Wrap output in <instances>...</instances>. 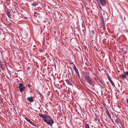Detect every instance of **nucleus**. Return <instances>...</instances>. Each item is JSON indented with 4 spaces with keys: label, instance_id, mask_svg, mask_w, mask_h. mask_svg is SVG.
I'll return each mask as SVG.
<instances>
[{
    "label": "nucleus",
    "instance_id": "obj_11",
    "mask_svg": "<svg viewBox=\"0 0 128 128\" xmlns=\"http://www.w3.org/2000/svg\"><path fill=\"white\" fill-rule=\"evenodd\" d=\"M38 4L36 2H34L32 4V5L34 6H37Z\"/></svg>",
    "mask_w": 128,
    "mask_h": 128
},
{
    "label": "nucleus",
    "instance_id": "obj_20",
    "mask_svg": "<svg viewBox=\"0 0 128 128\" xmlns=\"http://www.w3.org/2000/svg\"><path fill=\"white\" fill-rule=\"evenodd\" d=\"M28 86L29 87V88H30V84H28Z\"/></svg>",
    "mask_w": 128,
    "mask_h": 128
},
{
    "label": "nucleus",
    "instance_id": "obj_10",
    "mask_svg": "<svg viewBox=\"0 0 128 128\" xmlns=\"http://www.w3.org/2000/svg\"><path fill=\"white\" fill-rule=\"evenodd\" d=\"M6 14L8 17L9 18H11L12 17V15L9 11L6 12Z\"/></svg>",
    "mask_w": 128,
    "mask_h": 128
},
{
    "label": "nucleus",
    "instance_id": "obj_19",
    "mask_svg": "<svg viewBox=\"0 0 128 128\" xmlns=\"http://www.w3.org/2000/svg\"><path fill=\"white\" fill-rule=\"evenodd\" d=\"M94 120L95 121H96L98 120L97 118H94Z\"/></svg>",
    "mask_w": 128,
    "mask_h": 128
},
{
    "label": "nucleus",
    "instance_id": "obj_3",
    "mask_svg": "<svg viewBox=\"0 0 128 128\" xmlns=\"http://www.w3.org/2000/svg\"><path fill=\"white\" fill-rule=\"evenodd\" d=\"M19 86L18 88L21 92H23L24 90L25 87L24 86L23 84L20 83L19 84Z\"/></svg>",
    "mask_w": 128,
    "mask_h": 128
},
{
    "label": "nucleus",
    "instance_id": "obj_15",
    "mask_svg": "<svg viewBox=\"0 0 128 128\" xmlns=\"http://www.w3.org/2000/svg\"><path fill=\"white\" fill-rule=\"evenodd\" d=\"M125 76L124 75H123L122 74L121 75V77L123 79H124L125 78Z\"/></svg>",
    "mask_w": 128,
    "mask_h": 128
},
{
    "label": "nucleus",
    "instance_id": "obj_17",
    "mask_svg": "<svg viewBox=\"0 0 128 128\" xmlns=\"http://www.w3.org/2000/svg\"><path fill=\"white\" fill-rule=\"evenodd\" d=\"M124 75L128 77V72H125Z\"/></svg>",
    "mask_w": 128,
    "mask_h": 128
},
{
    "label": "nucleus",
    "instance_id": "obj_7",
    "mask_svg": "<svg viewBox=\"0 0 128 128\" xmlns=\"http://www.w3.org/2000/svg\"><path fill=\"white\" fill-rule=\"evenodd\" d=\"M66 82L70 86L72 85L73 82L72 80H66Z\"/></svg>",
    "mask_w": 128,
    "mask_h": 128
},
{
    "label": "nucleus",
    "instance_id": "obj_16",
    "mask_svg": "<svg viewBox=\"0 0 128 128\" xmlns=\"http://www.w3.org/2000/svg\"><path fill=\"white\" fill-rule=\"evenodd\" d=\"M94 76L96 77H98V75L96 73V72H94Z\"/></svg>",
    "mask_w": 128,
    "mask_h": 128
},
{
    "label": "nucleus",
    "instance_id": "obj_18",
    "mask_svg": "<svg viewBox=\"0 0 128 128\" xmlns=\"http://www.w3.org/2000/svg\"><path fill=\"white\" fill-rule=\"evenodd\" d=\"M77 73V75L79 77H80V75L79 74V72H76Z\"/></svg>",
    "mask_w": 128,
    "mask_h": 128
},
{
    "label": "nucleus",
    "instance_id": "obj_6",
    "mask_svg": "<svg viewBox=\"0 0 128 128\" xmlns=\"http://www.w3.org/2000/svg\"><path fill=\"white\" fill-rule=\"evenodd\" d=\"M107 77L108 78V79L109 80V81L110 82V83H111V84L113 86H114V84L113 82L112 81V80H111V79L110 77L109 76L107 75Z\"/></svg>",
    "mask_w": 128,
    "mask_h": 128
},
{
    "label": "nucleus",
    "instance_id": "obj_21",
    "mask_svg": "<svg viewBox=\"0 0 128 128\" xmlns=\"http://www.w3.org/2000/svg\"><path fill=\"white\" fill-rule=\"evenodd\" d=\"M30 67H28V70H30Z\"/></svg>",
    "mask_w": 128,
    "mask_h": 128
},
{
    "label": "nucleus",
    "instance_id": "obj_12",
    "mask_svg": "<svg viewBox=\"0 0 128 128\" xmlns=\"http://www.w3.org/2000/svg\"><path fill=\"white\" fill-rule=\"evenodd\" d=\"M107 113V114L108 116L110 118L111 120H112V118L111 116H110L109 112L108 111L106 112Z\"/></svg>",
    "mask_w": 128,
    "mask_h": 128
},
{
    "label": "nucleus",
    "instance_id": "obj_14",
    "mask_svg": "<svg viewBox=\"0 0 128 128\" xmlns=\"http://www.w3.org/2000/svg\"><path fill=\"white\" fill-rule=\"evenodd\" d=\"M74 68L75 71V72H78V70L76 68V66H74Z\"/></svg>",
    "mask_w": 128,
    "mask_h": 128
},
{
    "label": "nucleus",
    "instance_id": "obj_8",
    "mask_svg": "<svg viewBox=\"0 0 128 128\" xmlns=\"http://www.w3.org/2000/svg\"><path fill=\"white\" fill-rule=\"evenodd\" d=\"M27 100L28 101L32 102H34L33 98L32 97H28L27 98Z\"/></svg>",
    "mask_w": 128,
    "mask_h": 128
},
{
    "label": "nucleus",
    "instance_id": "obj_4",
    "mask_svg": "<svg viewBox=\"0 0 128 128\" xmlns=\"http://www.w3.org/2000/svg\"><path fill=\"white\" fill-rule=\"evenodd\" d=\"M39 115L40 117L43 118V120L44 121L45 120V119H47V116H46L45 115L41 113L39 114Z\"/></svg>",
    "mask_w": 128,
    "mask_h": 128
},
{
    "label": "nucleus",
    "instance_id": "obj_22",
    "mask_svg": "<svg viewBox=\"0 0 128 128\" xmlns=\"http://www.w3.org/2000/svg\"><path fill=\"white\" fill-rule=\"evenodd\" d=\"M3 98H2L1 99V101H2L3 100Z\"/></svg>",
    "mask_w": 128,
    "mask_h": 128
},
{
    "label": "nucleus",
    "instance_id": "obj_9",
    "mask_svg": "<svg viewBox=\"0 0 128 128\" xmlns=\"http://www.w3.org/2000/svg\"><path fill=\"white\" fill-rule=\"evenodd\" d=\"M100 2L102 6H104L106 4L105 0H100Z\"/></svg>",
    "mask_w": 128,
    "mask_h": 128
},
{
    "label": "nucleus",
    "instance_id": "obj_5",
    "mask_svg": "<svg viewBox=\"0 0 128 128\" xmlns=\"http://www.w3.org/2000/svg\"><path fill=\"white\" fill-rule=\"evenodd\" d=\"M25 119L27 121L29 122L32 126H36V124H34V123H33L32 122H31L29 119L27 118H25Z\"/></svg>",
    "mask_w": 128,
    "mask_h": 128
},
{
    "label": "nucleus",
    "instance_id": "obj_2",
    "mask_svg": "<svg viewBox=\"0 0 128 128\" xmlns=\"http://www.w3.org/2000/svg\"><path fill=\"white\" fill-rule=\"evenodd\" d=\"M46 118V119H45L44 122L52 127V124L54 123L53 120L50 116L48 115L47 116Z\"/></svg>",
    "mask_w": 128,
    "mask_h": 128
},
{
    "label": "nucleus",
    "instance_id": "obj_1",
    "mask_svg": "<svg viewBox=\"0 0 128 128\" xmlns=\"http://www.w3.org/2000/svg\"><path fill=\"white\" fill-rule=\"evenodd\" d=\"M83 77L84 78L86 81L90 85L94 86V81L89 76V72H82V74Z\"/></svg>",
    "mask_w": 128,
    "mask_h": 128
},
{
    "label": "nucleus",
    "instance_id": "obj_13",
    "mask_svg": "<svg viewBox=\"0 0 128 128\" xmlns=\"http://www.w3.org/2000/svg\"><path fill=\"white\" fill-rule=\"evenodd\" d=\"M85 128H90L89 126V124H86L85 125Z\"/></svg>",
    "mask_w": 128,
    "mask_h": 128
}]
</instances>
